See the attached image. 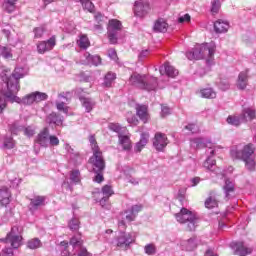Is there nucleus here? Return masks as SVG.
Masks as SVG:
<instances>
[{"instance_id":"nucleus-63","label":"nucleus","mask_w":256,"mask_h":256,"mask_svg":"<svg viewBox=\"0 0 256 256\" xmlns=\"http://www.w3.org/2000/svg\"><path fill=\"white\" fill-rule=\"evenodd\" d=\"M189 21H191V16L189 14H185L178 18V22L180 24L189 23Z\"/></svg>"},{"instance_id":"nucleus-58","label":"nucleus","mask_w":256,"mask_h":256,"mask_svg":"<svg viewBox=\"0 0 256 256\" xmlns=\"http://www.w3.org/2000/svg\"><path fill=\"white\" fill-rule=\"evenodd\" d=\"M1 56H3V58H5L6 60H11L13 58L11 49L4 47L3 51L1 52Z\"/></svg>"},{"instance_id":"nucleus-17","label":"nucleus","mask_w":256,"mask_h":256,"mask_svg":"<svg viewBox=\"0 0 256 256\" xmlns=\"http://www.w3.org/2000/svg\"><path fill=\"white\" fill-rule=\"evenodd\" d=\"M136 115L142 121V123L146 124L149 121V113L148 107L144 105L136 106Z\"/></svg>"},{"instance_id":"nucleus-47","label":"nucleus","mask_w":256,"mask_h":256,"mask_svg":"<svg viewBox=\"0 0 256 256\" xmlns=\"http://www.w3.org/2000/svg\"><path fill=\"white\" fill-rule=\"evenodd\" d=\"M16 146V141L13 140L12 137H5L4 138V148L6 149H14Z\"/></svg>"},{"instance_id":"nucleus-40","label":"nucleus","mask_w":256,"mask_h":256,"mask_svg":"<svg viewBox=\"0 0 256 256\" xmlns=\"http://www.w3.org/2000/svg\"><path fill=\"white\" fill-rule=\"evenodd\" d=\"M215 165H216V161L211 159L210 157L207 158V160H205V162H203V168H205L206 170H209L211 172H213L215 170Z\"/></svg>"},{"instance_id":"nucleus-5","label":"nucleus","mask_w":256,"mask_h":256,"mask_svg":"<svg viewBox=\"0 0 256 256\" xmlns=\"http://www.w3.org/2000/svg\"><path fill=\"white\" fill-rule=\"evenodd\" d=\"M88 163L91 165L93 173L104 172L105 160L103 152H93L92 157H89Z\"/></svg>"},{"instance_id":"nucleus-46","label":"nucleus","mask_w":256,"mask_h":256,"mask_svg":"<svg viewBox=\"0 0 256 256\" xmlns=\"http://www.w3.org/2000/svg\"><path fill=\"white\" fill-rule=\"evenodd\" d=\"M73 98L72 91H61L58 93V99H65L66 102H70Z\"/></svg>"},{"instance_id":"nucleus-51","label":"nucleus","mask_w":256,"mask_h":256,"mask_svg":"<svg viewBox=\"0 0 256 256\" xmlns=\"http://www.w3.org/2000/svg\"><path fill=\"white\" fill-rule=\"evenodd\" d=\"M22 102L25 105H33L34 103H37V101L35 100V97L33 96L32 93H30L27 96L23 97Z\"/></svg>"},{"instance_id":"nucleus-60","label":"nucleus","mask_w":256,"mask_h":256,"mask_svg":"<svg viewBox=\"0 0 256 256\" xmlns=\"http://www.w3.org/2000/svg\"><path fill=\"white\" fill-rule=\"evenodd\" d=\"M49 144H50V146H59L60 140L55 135H50L49 136Z\"/></svg>"},{"instance_id":"nucleus-22","label":"nucleus","mask_w":256,"mask_h":256,"mask_svg":"<svg viewBox=\"0 0 256 256\" xmlns=\"http://www.w3.org/2000/svg\"><path fill=\"white\" fill-rule=\"evenodd\" d=\"M76 44H78V47L83 50H87V48H90L91 46L90 39L86 34L80 35Z\"/></svg>"},{"instance_id":"nucleus-8","label":"nucleus","mask_w":256,"mask_h":256,"mask_svg":"<svg viewBox=\"0 0 256 256\" xmlns=\"http://www.w3.org/2000/svg\"><path fill=\"white\" fill-rule=\"evenodd\" d=\"M56 46V36L50 37L47 41H41L37 44V51L40 55L50 52Z\"/></svg>"},{"instance_id":"nucleus-3","label":"nucleus","mask_w":256,"mask_h":256,"mask_svg":"<svg viewBox=\"0 0 256 256\" xmlns=\"http://www.w3.org/2000/svg\"><path fill=\"white\" fill-rule=\"evenodd\" d=\"M215 54V46L203 44L199 48H196L194 52H188L187 58L189 60H201L206 59L207 61L212 60Z\"/></svg>"},{"instance_id":"nucleus-14","label":"nucleus","mask_w":256,"mask_h":256,"mask_svg":"<svg viewBox=\"0 0 256 256\" xmlns=\"http://www.w3.org/2000/svg\"><path fill=\"white\" fill-rule=\"evenodd\" d=\"M48 139H50V130L45 127L36 137L35 143H38L40 146L47 147Z\"/></svg>"},{"instance_id":"nucleus-19","label":"nucleus","mask_w":256,"mask_h":256,"mask_svg":"<svg viewBox=\"0 0 256 256\" xmlns=\"http://www.w3.org/2000/svg\"><path fill=\"white\" fill-rule=\"evenodd\" d=\"M228 28H230V25L227 21H224L222 19H219L214 23V30L218 34L226 33L228 31Z\"/></svg>"},{"instance_id":"nucleus-10","label":"nucleus","mask_w":256,"mask_h":256,"mask_svg":"<svg viewBox=\"0 0 256 256\" xmlns=\"http://www.w3.org/2000/svg\"><path fill=\"white\" fill-rule=\"evenodd\" d=\"M234 255L247 256L252 254V248L245 246L244 242H234L232 244Z\"/></svg>"},{"instance_id":"nucleus-27","label":"nucleus","mask_w":256,"mask_h":256,"mask_svg":"<svg viewBox=\"0 0 256 256\" xmlns=\"http://www.w3.org/2000/svg\"><path fill=\"white\" fill-rule=\"evenodd\" d=\"M149 141V134L148 133H142L140 141L136 144V151L142 152L145 146H147Z\"/></svg>"},{"instance_id":"nucleus-28","label":"nucleus","mask_w":256,"mask_h":256,"mask_svg":"<svg viewBox=\"0 0 256 256\" xmlns=\"http://www.w3.org/2000/svg\"><path fill=\"white\" fill-rule=\"evenodd\" d=\"M92 1L93 0H79L84 11H88L91 14H95V5Z\"/></svg>"},{"instance_id":"nucleus-32","label":"nucleus","mask_w":256,"mask_h":256,"mask_svg":"<svg viewBox=\"0 0 256 256\" xmlns=\"http://www.w3.org/2000/svg\"><path fill=\"white\" fill-rule=\"evenodd\" d=\"M241 117H243V119H249V121H253L254 119H256V110L252 109V108H246L242 111V115H240Z\"/></svg>"},{"instance_id":"nucleus-56","label":"nucleus","mask_w":256,"mask_h":256,"mask_svg":"<svg viewBox=\"0 0 256 256\" xmlns=\"http://www.w3.org/2000/svg\"><path fill=\"white\" fill-rule=\"evenodd\" d=\"M23 134L26 137L31 138L35 135V130L31 126H27V127L23 128Z\"/></svg>"},{"instance_id":"nucleus-1","label":"nucleus","mask_w":256,"mask_h":256,"mask_svg":"<svg viewBox=\"0 0 256 256\" xmlns=\"http://www.w3.org/2000/svg\"><path fill=\"white\" fill-rule=\"evenodd\" d=\"M26 75L28 73L22 67H16L13 72H11V69L0 68V78L6 84V89L0 90L1 95L8 99L9 102L20 103L21 99L17 97L20 91V79H24Z\"/></svg>"},{"instance_id":"nucleus-57","label":"nucleus","mask_w":256,"mask_h":256,"mask_svg":"<svg viewBox=\"0 0 256 256\" xmlns=\"http://www.w3.org/2000/svg\"><path fill=\"white\" fill-rule=\"evenodd\" d=\"M109 129L115 133H118L119 135H121V130H122V127L117 124V123H111L109 125ZM124 130H126V128H123Z\"/></svg>"},{"instance_id":"nucleus-55","label":"nucleus","mask_w":256,"mask_h":256,"mask_svg":"<svg viewBox=\"0 0 256 256\" xmlns=\"http://www.w3.org/2000/svg\"><path fill=\"white\" fill-rule=\"evenodd\" d=\"M185 129H187L192 134L200 132L199 126H197L195 123L188 124V126H185Z\"/></svg>"},{"instance_id":"nucleus-26","label":"nucleus","mask_w":256,"mask_h":256,"mask_svg":"<svg viewBox=\"0 0 256 256\" xmlns=\"http://www.w3.org/2000/svg\"><path fill=\"white\" fill-rule=\"evenodd\" d=\"M223 191L226 194V198L230 199L231 194L235 192L234 182H232L230 179H226L223 186Z\"/></svg>"},{"instance_id":"nucleus-35","label":"nucleus","mask_w":256,"mask_h":256,"mask_svg":"<svg viewBox=\"0 0 256 256\" xmlns=\"http://www.w3.org/2000/svg\"><path fill=\"white\" fill-rule=\"evenodd\" d=\"M200 94L203 99H215V97L217 96L212 88L202 89L200 90Z\"/></svg>"},{"instance_id":"nucleus-25","label":"nucleus","mask_w":256,"mask_h":256,"mask_svg":"<svg viewBox=\"0 0 256 256\" xmlns=\"http://www.w3.org/2000/svg\"><path fill=\"white\" fill-rule=\"evenodd\" d=\"M119 145L123 147L124 151H130L131 149V140L129 136L119 134Z\"/></svg>"},{"instance_id":"nucleus-53","label":"nucleus","mask_w":256,"mask_h":256,"mask_svg":"<svg viewBox=\"0 0 256 256\" xmlns=\"http://www.w3.org/2000/svg\"><path fill=\"white\" fill-rule=\"evenodd\" d=\"M79 225H80L79 220L77 218H73L69 222V229L71 231H78L80 227Z\"/></svg>"},{"instance_id":"nucleus-4","label":"nucleus","mask_w":256,"mask_h":256,"mask_svg":"<svg viewBox=\"0 0 256 256\" xmlns=\"http://www.w3.org/2000/svg\"><path fill=\"white\" fill-rule=\"evenodd\" d=\"M150 80L152 81V84H148L147 77L145 75L134 73L131 75L129 82L131 85L137 86L141 89L153 91L157 87V79L151 78Z\"/></svg>"},{"instance_id":"nucleus-24","label":"nucleus","mask_w":256,"mask_h":256,"mask_svg":"<svg viewBox=\"0 0 256 256\" xmlns=\"http://www.w3.org/2000/svg\"><path fill=\"white\" fill-rule=\"evenodd\" d=\"M205 207L207 209H214L218 207V201L215 198V191H210L209 198H207L205 201Z\"/></svg>"},{"instance_id":"nucleus-23","label":"nucleus","mask_w":256,"mask_h":256,"mask_svg":"<svg viewBox=\"0 0 256 256\" xmlns=\"http://www.w3.org/2000/svg\"><path fill=\"white\" fill-rule=\"evenodd\" d=\"M46 121L49 125L54 124L56 126H60L63 124V120L61 119L60 115L55 112L50 113L47 116Z\"/></svg>"},{"instance_id":"nucleus-16","label":"nucleus","mask_w":256,"mask_h":256,"mask_svg":"<svg viewBox=\"0 0 256 256\" xmlns=\"http://www.w3.org/2000/svg\"><path fill=\"white\" fill-rule=\"evenodd\" d=\"M248 79V70L240 72V74H238V79L236 82L237 88L240 90H245L248 86Z\"/></svg>"},{"instance_id":"nucleus-6","label":"nucleus","mask_w":256,"mask_h":256,"mask_svg":"<svg viewBox=\"0 0 256 256\" xmlns=\"http://www.w3.org/2000/svg\"><path fill=\"white\" fill-rule=\"evenodd\" d=\"M255 151L254 145L253 144H247L244 146V148L239 151V150H232L231 151V156L234 159H248L250 158Z\"/></svg>"},{"instance_id":"nucleus-33","label":"nucleus","mask_w":256,"mask_h":256,"mask_svg":"<svg viewBox=\"0 0 256 256\" xmlns=\"http://www.w3.org/2000/svg\"><path fill=\"white\" fill-rule=\"evenodd\" d=\"M42 247V242L39 238H31L27 241V248L31 250H37Z\"/></svg>"},{"instance_id":"nucleus-21","label":"nucleus","mask_w":256,"mask_h":256,"mask_svg":"<svg viewBox=\"0 0 256 256\" xmlns=\"http://www.w3.org/2000/svg\"><path fill=\"white\" fill-rule=\"evenodd\" d=\"M167 28H169V25L163 18L157 19L153 26L154 32L157 33H165L167 31Z\"/></svg>"},{"instance_id":"nucleus-50","label":"nucleus","mask_w":256,"mask_h":256,"mask_svg":"<svg viewBox=\"0 0 256 256\" xmlns=\"http://www.w3.org/2000/svg\"><path fill=\"white\" fill-rule=\"evenodd\" d=\"M56 109L59 112H62L64 114L68 115L70 107L66 106V104L64 102H56Z\"/></svg>"},{"instance_id":"nucleus-36","label":"nucleus","mask_w":256,"mask_h":256,"mask_svg":"<svg viewBox=\"0 0 256 256\" xmlns=\"http://www.w3.org/2000/svg\"><path fill=\"white\" fill-rule=\"evenodd\" d=\"M80 102H82V105L86 109L87 113H90L95 105V103L92 102L91 99L85 97H80Z\"/></svg>"},{"instance_id":"nucleus-18","label":"nucleus","mask_w":256,"mask_h":256,"mask_svg":"<svg viewBox=\"0 0 256 256\" xmlns=\"http://www.w3.org/2000/svg\"><path fill=\"white\" fill-rule=\"evenodd\" d=\"M46 197L45 196H34V198H30V207L33 210H38L39 207L45 205Z\"/></svg>"},{"instance_id":"nucleus-48","label":"nucleus","mask_w":256,"mask_h":256,"mask_svg":"<svg viewBox=\"0 0 256 256\" xmlns=\"http://www.w3.org/2000/svg\"><path fill=\"white\" fill-rule=\"evenodd\" d=\"M220 9H221V2L219 0H214L211 2L212 15H217Z\"/></svg>"},{"instance_id":"nucleus-41","label":"nucleus","mask_w":256,"mask_h":256,"mask_svg":"<svg viewBox=\"0 0 256 256\" xmlns=\"http://www.w3.org/2000/svg\"><path fill=\"white\" fill-rule=\"evenodd\" d=\"M89 143H91L92 153H101L99 145L96 142L95 135L89 136Z\"/></svg>"},{"instance_id":"nucleus-20","label":"nucleus","mask_w":256,"mask_h":256,"mask_svg":"<svg viewBox=\"0 0 256 256\" xmlns=\"http://www.w3.org/2000/svg\"><path fill=\"white\" fill-rule=\"evenodd\" d=\"M134 239L130 234L123 233L119 236L117 247H129L131 243H133Z\"/></svg>"},{"instance_id":"nucleus-13","label":"nucleus","mask_w":256,"mask_h":256,"mask_svg":"<svg viewBox=\"0 0 256 256\" xmlns=\"http://www.w3.org/2000/svg\"><path fill=\"white\" fill-rule=\"evenodd\" d=\"M12 194L7 187L0 188V206L7 207L11 203Z\"/></svg>"},{"instance_id":"nucleus-54","label":"nucleus","mask_w":256,"mask_h":256,"mask_svg":"<svg viewBox=\"0 0 256 256\" xmlns=\"http://www.w3.org/2000/svg\"><path fill=\"white\" fill-rule=\"evenodd\" d=\"M144 251L146 255H155L156 254V246L154 244L145 245Z\"/></svg>"},{"instance_id":"nucleus-9","label":"nucleus","mask_w":256,"mask_h":256,"mask_svg":"<svg viewBox=\"0 0 256 256\" xmlns=\"http://www.w3.org/2000/svg\"><path fill=\"white\" fill-rule=\"evenodd\" d=\"M167 144H169V140L167 139L165 134L160 132L154 135L153 146L157 149V151L162 152L166 148Z\"/></svg>"},{"instance_id":"nucleus-2","label":"nucleus","mask_w":256,"mask_h":256,"mask_svg":"<svg viewBox=\"0 0 256 256\" xmlns=\"http://www.w3.org/2000/svg\"><path fill=\"white\" fill-rule=\"evenodd\" d=\"M175 218L180 224H185V231L193 232L196 230L198 218L187 208H181L180 212L175 214Z\"/></svg>"},{"instance_id":"nucleus-52","label":"nucleus","mask_w":256,"mask_h":256,"mask_svg":"<svg viewBox=\"0 0 256 256\" xmlns=\"http://www.w3.org/2000/svg\"><path fill=\"white\" fill-rule=\"evenodd\" d=\"M24 129L22 126L17 125L16 123L10 125L9 131L12 133L14 136H18L19 133Z\"/></svg>"},{"instance_id":"nucleus-39","label":"nucleus","mask_w":256,"mask_h":256,"mask_svg":"<svg viewBox=\"0 0 256 256\" xmlns=\"http://www.w3.org/2000/svg\"><path fill=\"white\" fill-rule=\"evenodd\" d=\"M94 18H95V21H96V25H95V28L96 30H100L101 27L103 26V23H104V15L101 14L100 12H96L95 15H94Z\"/></svg>"},{"instance_id":"nucleus-7","label":"nucleus","mask_w":256,"mask_h":256,"mask_svg":"<svg viewBox=\"0 0 256 256\" xmlns=\"http://www.w3.org/2000/svg\"><path fill=\"white\" fill-rule=\"evenodd\" d=\"M151 7L148 0H139L135 2L134 13L136 17L143 18L149 14Z\"/></svg>"},{"instance_id":"nucleus-12","label":"nucleus","mask_w":256,"mask_h":256,"mask_svg":"<svg viewBox=\"0 0 256 256\" xmlns=\"http://www.w3.org/2000/svg\"><path fill=\"white\" fill-rule=\"evenodd\" d=\"M113 194L114 192H113L112 186L104 185V187H102L101 189V193H99V195H102L100 199V205L104 207Z\"/></svg>"},{"instance_id":"nucleus-64","label":"nucleus","mask_w":256,"mask_h":256,"mask_svg":"<svg viewBox=\"0 0 256 256\" xmlns=\"http://www.w3.org/2000/svg\"><path fill=\"white\" fill-rule=\"evenodd\" d=\"M108 55L111 58V60H113V61H117L118 60L117 52H116L115 49H109L108 50Z\"/></svg>"},{"instance_id":"nucleus-43","label":"nucleus","mask_w":256,"mask_h":256,"mask_svg":"<svg viewBox=\"0 0 256 256\" xmlns=\"http://www.w3.org/2000/svg\"><path fill=\"white\" fill-rule=\"evenodd\" d=\"M31 94L34 97L36 103L43 102V101H46L48 99V95L46 93L36 91L34 93H31Z\"/></svg>"},{"instance_id":"nucleus-38","label":"nucleus","mask_w":256,"mask_h":256,"mask_svg":"<svg viewBox=\"0 0 256 256\" xmlns=\"http://www.w3.org/2000/svg\"><path fill=\"white\" fill-rule=\"evenodd\" d=\"M33 32H34L35 39H41L43 37L44 33H46V26L40 25L39 27H35L33 29Z\"/></svg>"},{"instance_id":"nucleus-44","label":"nucleus","mask_w":256,"mask_h":256,"mask_svg":"<svg viewBox=\"0 0 256 256\" xmlns=\"http://www.w3.org/2000/svg\"><path fill=\"white\" fill-rule=\"evenodd\" d=\"M242 159L245 162V166L248 170L254 171L256 170V162L252 158H238Z\"/></svg>"},{"instance_id":"nucleus-29","label":"nucleus","mask_w":256,"mask_h":256,"mask_svg":"<svg viewBox=\"0 0 256 256\" xmlns=\"http://www.w3.org/2000/svg\"><path fill=\"white\" fill-rule=\"evenodd\" d=\"M116 80V74L114 72H108L104 76V83L102 85L106 88H111L112 83Z\"/></svg>"},{"instance_id":"nucleus-11","label":"nucleus","mask_w":256,"mask_h":256,"mask_svg":"<svg viewBox=\"0 0 256 256\" xmlns=\"http://www.w3.org/2000/svg\"><path fill=\"white\" fill-rule=\"evenodd\" d=\"M15 228H12V232L6 235L5 243L10 244L14 249H17L21 246L22 237L15 234Z\"/></svg>"},{"instance_id":"nucleus-15","label":"nucleus","mask_w":256,"mask_h":256,"mask_svg":"<svg viewBox=\"0 0 256 256\" xmlns=\"http://www.w3.org/2000/svg\"><path fill=\"white\" fill-rule=\"evenodd\" d=\"M159 73H161V75L166 74L170 78H175L178 76L179 71L173 66H170L169 62H166L165 65L159 69Z\"/></svg>"},{"instance_id":"nucleus-45","label":"nucleus","mask_w":256,"mask_h":256,"mask_svg":"<svg viewBox=\"0 0 256 256\" xmlns=\"http://www.w3.org/2000/svg\"><path fill=\"white\" fill-rule=\"evenodd\" d=\"M142 210H143V205L142 204H136V205H133L130 210L124 211V214L138 215L140 212H142Z\"/></svg>"},{"instance_id":"nucleus-61","label":"nucleus","mask_w":256,"mask_h":256,"mask_svg":"<svg viewBox=\"0 0 256 256\" xmlns=\"http://www.w3.org/2000/svg\"><path fill=\"white\" fill-rule=\"evenodd\" d=\"M94 173H96V176L95 178H93V181L96 183H103L104 181L103 171L94 172Z\"/></svg>"},{"instance_id":"nucleus-42","label":"nucleus","mask_w":256,"mask_h":256,"mask_svg":"<svg viewBox=\"0 0 256 256\" xmlns=\"http://www.w3.org/2000/svg\"><path fill=\"white\" fill-rule=\"evenodd\" d=\"M126 119L128 124H132L134 126H138L139 124V120L133 112H127Z\"/></svg>"},{"instance_id":"nucleus-37","label":"nucleus","mask_w":256,"mask_h":256,"mask_svg":"<svg viewBox=\"0 0 256 256\" xmlns=\"http://www.w3.org/2000/svg\"><path fill=\"white\" fill-rule=\"evenodd\" d=\"M122 23L117 19L109 20V31H121Z\"/></svg>"},{"instance_id":"nucleus-34","label":"nucleus","mask_w":256,"mask_h":256,"mask_svg":"<svg viewBox=\"0 0 256 256\" xmlns=\"http://www.w3.org/2000/svg\"><path fill=\"white\" fill-rule=\"evenodd\" d=\"M18 0H5L3 4V8L6 12L11 14L13 11L16 10V3Z\"/></svg>"},{"instance_id":"nucleus-59","label":"nucleus","mask_w":256,"mask_h":256,"mask_svg":"<svg viewBox=\"0 0 256 256\" xmlns=\"http://www.w3.org/2000/svg\"><path fill=\"white\" fill-rule=\"evenodd\" d=\"M108 39H109V42H110L111 45H116L117 44L118 38H117L116 33L112 32V31H109L108 32Z\"/></svg>"},{"instance_id":"nucleus-62","label":"nucleus","mask_w":256,"mask_h":256,"mask_svg":"<svg viewBox=\"0 0 256 256\" xmlns=\"http://www.w3.org/2000/svg\"><path fill=\"white\" fill-rule=\"evenodd\" d=\"M197 247V244L194 239H189L187 242V251H193Z\"/></svg>"},{"instance_id":"nucleus-31","label":"nucleus","mask_w":256,"mask_h":256,"mask_svg":"<svg viewBox=\"0 0 256 256\" xmlns=\"http://www.w3.org/2000/svg\"><path fill=\"white\" fill-rule=\"evenodd\" d=\"M69 244L74 248L75 247L83 248L84 241L82 240L81 233L79 232L78 235H74L73 237H71Z\"/></svg>"},{"instance_id":"nucleus-49","label":"nucleus","mask_w":256,"mask_h":256,"mask_svg":"<svg viewBox=\"0 0 256 256\" xmlns=\"http://www.w3.org/2000/svg\"><path fill=\"white\" fill-rule=\"evenodd\" d=\"M70 180L75 183H81V172H79V170L71 171Z\"/></svg>"},{"instance_id":"nucleus-30","label":"nucleus","mask_w":256,"mask_h":256,"mask_svg":"<svg viewBox=\"0 0 256 256\" xmlns=\"http://www.w3.org/2000/svg\"><path fill=\"white\" fill-rule=\"evenodd\" d=\"M245 120L241 115H229L227 118V123L231 126H240L242 121Z\"/></svg>"}]
</instances>
